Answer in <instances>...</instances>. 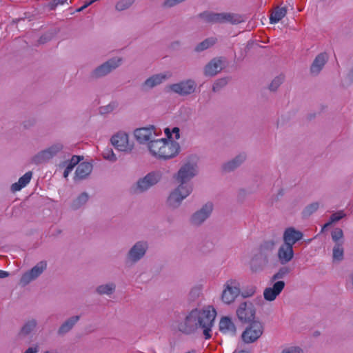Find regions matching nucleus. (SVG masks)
I'll use <instances>...</instances> for the list:
<instances>
[{
    "instance_id": "nucleus-1",
    "label": "nucleus",
    "mask_w": 353,
    "mask_h": 353,
    "mask_svg": "<svg viewBox=\"0 0 353 353\" xmlns=\"http://www.w3.org/2000/svg\"><path fill=\"white\" fill-rule=\"evenodd\" d=\"M216 316V311L211 306L202 310H192L184 319L178 323L176 328L181 332L190 334L196 329H201L206 339L211 337L212 327Z\"/></svg>"
},
{
    "instance_id": "nucleus-2",
    "label": "nucleus",
    "mask_w": 353,
    "mask_h": 353,
    "mask_svg": "<svg viewBox=\"0 0 353 353\" xmlns=\"http://www.w3.org/2000/svg\"><path fill=\"white\" fill-rule=\"evenodd\" d=\"M165 132L168 139H154L148 143V149L150 154L158 159H172L179 154L181 150L179 143L171 139L172 135L170 134L169 129L166 128Z\"/></svg>"
},
{
    "instance_id": "nucleus-3",
    "label": "nucleus",
    "mask_w": 353,
    "mask_h": 353,
    "mask_svg": "<svg viewBox=\"0 0 353 353\" xmlns=\"http://www.w3.org/2000/svg\"><path fill=\"white\" fill-rule=\"evenodd\" d=\"M276 244V241L273 239L264 241L260 244L250 261L252 271H261L273 263Z\"/></svg>"
},
{
    "instance_id": "nucleus-4",
    "label": "nucleus",
    "mask_w": 353,
    "mask_h": 353,
    "mask_svg": "<svg viewBox=\"0 0 353 353\" xmlns=\"http://www.w3.org/2000/svg\"><path fill=\"white\" fill-rule=\"evenodd\" d=\"M199 168L197 158L190 157L182 163L173 179L179 185L188 187L193 190V185L189 182L199 174Z\"/></svg>"
},
{
    "instance_id": "nucleus-5",
    "label": "nucleus",
    "mask_w": 353,
    "mask_h": 353,
    "mask_svg": "<svg viewBox=\"0 0 353 353\" xmlns=\"http://www.w3.org/2000/svg\"><path fill=\"white\" fill-rule=\"evenodd\" d=\"M149 250V243L146 240H139L132 244L125 255V263L134 265L143 260Z\"/></svg>"
},
{
    "instance_id": "nucleus-6",
    "label": "nucleus",
    "mask_w": 353,
    "mask_h": 353,
    "mask_svg": "<svg viewBox=\"0 0 353 353\" xmlns=\"http://www.w3.org/2000/svg\"><path fill=\"white\" fill-rule=\"evenodd\" d=\"M199 17L208 23H230L231 24H239L244 21L242 15L231 12L216 13L212 12H204L199 14Z\"/></svg>"
},
{
    "instance_id": "nucleus-7",
    "label": "nucleus",
    "mask_w": 353,
    "mask_h": 353,
    "mask_svg": "<svg viewBox=\"0 0 353 353\" xmlns=\"http://www.w3.org/2000/svg\"><path fill=\"white\" fill-rule=\"evenodd\" d=\"M241 293L239 280L234 278L229 279L223 284L220 296L221 301L225 305H231L235 302Z\"/></svg>"
},
{
    "instance_id": "nucleus-8",
    "label": "nucleus",
    "mask_w": 353,
    "mask_h": 353,
    "mask_svg": "<svg viewBox=\"0 0 353 353\" xmlns=\"http://www.w3.org/2000/svg\"><path fill=\"white\" fill-rule=\"evenodd\" d=\"M162 178L161 171L154 170L148 172L143 177L139 178L132 186L131 190L134 194H143L157 185Z\"/></svg>"
},
{
    "instance_id": "nucleus-9",
    "label": "nucleus",
    "mask_w": 353,
    "mask_h": 353,
    "mask_svg": "<svg viewBox=\"0 0 353 353\" xmlns=\"http://www.w3.org/2000/svg\"><path fill=\"white\" fill-rule=\"evenodd\" d=\"M192 191L188 187L178 185L170 192L166 199L167 207L172 210L178 209L181 205L183 201L189 196Z\"/></svg>"
},
{
    "instance_id": "nucleus-10",
    "label": "nucleus",
    "mask_w": 353,
    "mask_h": 353,
    "mask_svg": "<svg viewBox=\"0 0 353 353\" xmlns=\"http://www.w3.org/2000/svg\"><path fill=\"white\" fill-rule=\"evenodd\" d=\"M121 63V58L113 57L110 59L93 69L90 74V78L92 80L101 79L119 68Z\"/></svg>"
},
{
    "instance_id": "nucleus-11",
    "label": "nucleus",
    "mask_w": 353,
    "mask_h": 353,
    "mask_svg": "<svg viewBox=\"0 0 353 353\" xmlns=\"http://www.w3.org/2000/svg\"><path fill=\"white\" fill-rule=\"evenodd\" d=\"M63 149V143L60 142L55 143L33 156L31 162L36 165L46 163L57 155Z\"/></svg>"
},
{
    "instance_id": "nucleus-12",
    "label": "nucleus",
    "mask_w": 353,
    "mask_h": 353,
    "mask_svg": "<svg viewBox=\"0 0 353 353\" xmlns=\"http://www.w3.org/2000/svg\"><path fill=\"white\" fill-rule=\"evenodd\" d=\"M213 209V203L207 202L190 216V223L196 227L201 225L210 216Z\"/></svg>"
},
{
    "instance_id": "nucleus-13",
    "label": "nucleus",
    "mask_w": 353,
    "mask_h": 353,
    "mask_svg": "<svg viewBox=\"0 0 353 353\" xmlns=\"http://www.w3.org/2000/svg\"><path fill=\"white\" fill-rule=\"evenodd\" d=\"M47 268V262L41 261L37 263L30 270L24 272L19 281V284L21 286H26L32 281L36 280L39 277Z\"/></svg>"
},
{
    "instance_id": "nucleus-14",
    "label": "nucleus",
    "mask_w": 353,
    "mask_h": 353,
    "mask_svg": "<svg viewBox=\"0 0 353 353\" xmlns=\"http://www.w3.org/2000/svg\"><path fill=\"white\" fill-rule=\"evenodd\" d=\"M236 314L241 322L250 323L254 321L256 310L252 302L244 301L238 305Z\"/></svg>"
},
{
    "instance_id": "nucleus-15",
    "label": "nucleus",
    "mask_w": 353,
    "mask_h": 353,
    "mask_svg": "<svg viewBox=\"0 0 353 353\" xmlns=\"http://www.w3.org/2000/svg\"><path fill=\"white\" fill-rule=\"evenodd\" d=\"M112 145L118 150L125 153H130L134 145L129 142V136L125 132H118L110 139Z\"/></svg>"
},
{
    "instance_id": "nucleus-16",
    "label": "nucleus",
    "mask_w": 353,
    "mask_h": 353,
    "mask_svg": "<svg viewBox=\"0 0 353 353\" xmlns=\"http://www.w3.org/2000/svg\"><path fill=\"white\" fill-rule=\"evenodd\" d=\"M263 332V325L259 321H253L243 331L241 335L242 340L245 343L255 342Z\"/></svg>"
},
{
    "instance_id": "nucleus-17",
    "label": "nucleus",
    "mask_w": 353,
    "mask_h": 353,
    "mask_svg": "<svg viewBox=\"0 0 353 353\" xmlns=\"http://www.w3.org/2000/svg\"><path fill=\"white\" fill-rule=\"evenodd\" d=\"M196 82L192 79L181 81L170 85V89L174 93L181 96L190 95L195 92Z\"/></svg>"
},
{
    "instance_id": "nucleus-18",
    "label": "nucleus",
    "mask_w": 353,
    "mask_h": 353,
    "mask_svg": "<svg viewBox=\"0 0 353 353\" xmlns=\"http://www.w3.org/2000/svg\"><path fill=\"white\" fill-rule=\"evenodd\" d=\"M134 135L139 143H148L150 141L154 140V139L157 135V132L154 126L150 125L136 129L134 132Z\"/></svg>"
},
{
    "instance_id": "nucleus-19",
    "label": "nucleus",
    "mask_w": 353,
    "mask_h": 353,
    "mask_svg": "<svg viewBox=\"0 0 353 353\" xmlns=\"http://www.w3.org/2000/svg\"><path fill=\"white\" fill-rule=\"evenodd\" d=\"M168 79L166 74L163 73H159L152 75L151 77L146 79L140 86V89L142 92H146L156 86L159 85Z\"/></svg>"
},
{
    "instance_id": "nucleus-20",
    "label": "nucleus",
    "mask_w": 353,
    "mask_h": 353,
    "mask_svg": "<svg viewBox=\"0 0 353 353\" xmlns=\"http://www.w3.org/2000/svg\"><path fill=\"white\" fill-rule=\"evenodd\" d=\"M328 61V54L326 52L319 54L312 61L310 72L312 76H317L323 69L325 65Z\"/></svg>"
},
{
    "instance_id": "nucleus-21",
    "label": "nucleus",
    "mask_w": 353,
    "mask_h": 353,
    "mask_svg": "<svg viewBox=\"0 0 353 353\" xmlns=\"http://www.w3.org/2000/svg\"><path fill=\"white\" fill-rule=\"evenodd\" d=\"M224 68V61L222 58L212 59L204 68V74L207 77H214Z\"/></svg>"
},
{
    "instance_id": "nucleus-22",
    "label": "nucleus",
    "mask_w": 353,
    "mask_h": 353,
    "mask_svg": "<svg viewBox=\"0 0 353 353\" xmlns=\"http://www.w3.org/2000/svg\"><path fill=\"white\" fill-rule=\"evenodd\" d=\"M285 282L283 281H276L272 287L266 288L263 291L264 299L268 301H272L276 299L285 288Z\"/></svg>"
},
{
    "instance_id": "nucleus-23",
    "label": "nucleus",
    "mask_w": 353,
    "mask_h": 353,
    "mask_svg": "<svg viewBox=\"0 0 353 353\" xmlns=\"http://www.w3.org/2000/svg\"><path fill=\"white\" fill-rule=\"evenodd\" d=\"M303 234L293 227L286 228L283 232V239L284 243L293 247L297 241L302 239Z\"/></svg>"
},
{
    "instance_id": "nucleus-24",
    "label": "nucleus",
    "mask_w": 353,
    "mask_h": 353,
    "mask_svg": "<svg viewBox=\"0 0 353 353\" xmlns=\"http://www.w3.org/2000/svg\"><path fill=\"white\" fill-rule=\"evenodd\" d=\"M294 257L293 247L283 243L277 251V258L281 265L288 263Z\"/></svg>"
},
{
    "instance_id": "nucleus-25",
    "label": "nucleus",
    "mask_w": 353,
    "mask_h": 353,
    "mask_svg": "<svg viewBox=\"0 0 353 353\" xmlns=\"http://www.w3.org/2000/svg\"><path fill=\"white\" fill-rule=\"evenodd\" d=\"M38 325L37 320L33 318L25 321L18 333V337L23 339L32 335L37 330Z\"/></svg>"
},
{
    "instance_id": "nucleus-26",
    "label": "nucleus",
    "mask_w": 353,
    "mask_h": 353,
    "mask_svg": "<svg viewBox=\"0 0 353 353\" xmlns=\"http://www.w3.org/2000/svg\"><path fill=\"white\" fill-rule=\"evenodd\" d=\"M246 159V154L241 153L233 159L224 163L221 168L225 172H230L238 168Z\"/></svg>"
},
{
    "instance_id": "nucleus-27",
    "label": "nucleus",
    "mask_w": 353,
    "mask_h": 353,
    "mask_svg": "<svg viewBox=\"0 0 353 353\" xmlns=\"http://www.w3.org/2000/svg\"><path fill=\"white\" fill-rule=\"evenodd\" d=\"M92 170V165L89 162H83L79 164L75 171L74 181H81L86 179L90 174Z\"/></svg>"
},
{
    "instance_id": "nucleus-28",
    "label": "nucleus",
    "mask_w": 353,
    "mask_h": 353,
    "mask_svg": "<svg viewBox=\"0 0 353 353\" xmlns=\"http://www.w3.org/2000/svg\"><path fill=\"white\" fill-rule=\"evenodd\" d=\"M116 283L112 281L99 285L95 288V292L99 296H107L111 297L116 292Z\"/></svg>"
},
{
    "instance_id": "nucleus-29",
    "label": "nucleus",
    "mask_w": 353,
    "mask_h": 353,
    "mask_svg": "<svg viewBox=\"0 0 353 353\" xmlns=\"http://www.w3.org/2000/svg\"><path fill=\"white\" fill-rule=\"evenodd\" d=\"M220 330L225 334L235 335L236 329L232 319L228 316L223 317L219 322Z\"/></svg>"
},
{
    "instance_id": "nucleus-30",
    "label": "nucleus",
    "mask_w": 353,
    "mask_h": 353,
    "mask_svg": "<svg viewBox=\"0 0 353 353\" xmlns=\"http://www.w3.org/2000/svg\"><path fill=\"white\" fill-rule=\"evenodd\" d=\"M80 316H72L68 319H67L59 327L57 332L59 335H64L66 333L69 332L75 324L79 321Z\"/></svg>"
},
{
    "instance_id": "nucleus-31",
    "label": "nucleus",
    "mask_w": 353,
    "mask_h": 353,
    "mask_svg": "<svg viewBox=\"0 0 353 353\" xmlns=\"http://www.w3.org/2000/svg\"><path fill=\"white\" fill-rule=\"evenodd\" d=\"M32 177V172H27L21 177L19 179V181L14 183L10 188L12 192H16L21 190L23 188L26 187L30 181Z\"/></svg>"
},
{
    "instance_id": "nucleus-32",
    "label": "nucleus",
    "mask_w": 353,
    "mask_h": 353,
    "mask_svg": "<svg viewBox=\"0 0 353 353\" xmlns=\"http://www.w3.org/2000/svg\"><path fill=\"white\" fill-rule=\"evenodd\" d=\"M217 41V39L215 37H208L204 39L203 41L199 43L194 48L196 52H201L205 50L212 47Z\"/></svg>"
},
{
    "instance_id": "nucleus-33",
    "label": "nucleus",
    "mask_w": 353,
    "mask_h": 353,
    "mask_svg": "<svg viewBox=\"0 0 353 353\" xmlns=\"http://www.w3.org/2000/svg\"><path fill=\"white\" fill-rule=\"evenodd\" d=\"M287 14V9L285 7H277L272 12L270 21L271 23H276L281 20Z\"/></svg>"
},
{
    "instance_id": "nucleus-34",
    "label": "nucleus",
    "mask_w": 353,
    "mask_h": 353,
    "mask_svg": "<svg viewBox=\"0 0 353 353\" xmlns=\"http://www.w3.org/2000/svg\"><path fill=\"white\" fill-rule=\"evenodd\" d=\"M89 196L86 192H83L73 200L71 208L73 210H78L84 205L88 201Z\"/></svg>"
},
{
    "instance_id": "nucleus-35",
    "label": "nucleus",
    "mask_w": 353,
    "mask_h": 353,
    "mask_svg": "<svg viewBox=\"0 0 353 353\" xmlns=\"http://www.w3.org/2000/svg\"><path fill=\"white\" fill-rule=\"evenodd\" d=\"M283 265V266L281 267L278 271L274 274H273L271 278L272 281L284 279L291 272V269L289 267L285 266L284 265Z\"/></svg>"
},
{
    "instance_id": "nucleus-36",
    "label": "nucleus",
    "mask_w": 353,
    "mask_h": 353,
    "mask_svg": "<svg viewBox=\"0 0 353 353\" xmlns=\"http://www.w3.org/2000/svg\"><path fill=\"white\" fill-rule=\"evenodd\" d=\"M344 250L342 243H336L333 248L332 257L334 261H341L343 259Z\"/></svg>"
},
{
    "instance_id": "nucleus-37",
    "label": "nucleus",
    "mask_w": 353,
    "mask_h": 353,
    "mask_svg": "<svg viewBox=\"0 0 353 353\" xmlns=\"http://www.w3.org/2000/svg\"><path fill=\"white\" fill-rule=\"evenodd\" d=\"M319 208V202H313L309 205H307L303 211V215L305 217L310 216L313 213L317 211Z\"/></svg>"
},
{
    "instance_id": "nucleus-38",
    "label": "nucleus",
    "mask_w": 353,
    "mask_h": 353,
    "mask_svg": "<svg viewBox=\"0 0 353 353\" xmlns=\"http://www.w3.org/2000/svg\"><path fill=\"white\" fill-rule=\"evenodd\" d=\"M134 1L135 0H120L117 3L115 8L118 11L127 10L132 6Z\"/></svg>"
},
{
    "instance_id": "nucleus-39",
    "label": "nucleus",
    "mask_w": 353,
    "mask_h": 353,
    "mask_svg": "<svg viewBox=\"0 0 353 353\" xmlns=\"http://www.w3.org/2000/svg\"><path fill=\"white\" fill-rule=\"evenodd\" d=\"M228 78L217 79L212 85V91L214 92H219L228 84Z\"/></svg>"
},
{
    "instance_id": "nucleus-40",
    "label": "nucleus",
    "mask_w": 353,
    "mask_h": 353,
    "mask_svg": "<svg viewBox=\"0 0 353 353\" xmlns=\"http://www.w3.org/2000/svg\"><path fill=\"white\" fill-rule=\"evenodd\" d=\"M284 81V76L279 75L276 77L270 84L269 88L272 91H276L278 88L283 83Z\"/></svg>"
},
{
    "instance_id": "nucleus-41",
    "label": "nucleus",
    "mask_w": 353,
    "mask_h": 353,
    "mask_svg": "<svg viewBox=\"0 0 353 353\" xmlns=\"http://www.w3.org/2000/svg\"><path fill=\"white\" fill-rule=\"evenodd\" d=\"M201 294V288L200 286H194L190 291L188 298L190 301H194L197 299Z\"/></svg>"
},
{
    "instance_id": "nucleus-42",
    "label": "nucleus",
    "mask_w": 353,
    "mask_h": 353,
    "mask_svg": "<svg viewBox=\"0 0 353 353\" xmlns=\"http://www.w3.org/2000/svg\"><path fill=\"white\" fill-rule=\"evenodd\" d=\"M343 238V232L341 228H336L332 232V239L336 243H342L339 241Z\"/></svg>"
},
{
    "instance_id": "nucleus-43",
    "label": "nucleus",
    "mask_w": 353,
    "mask_h": 353,
    "mask_svg": "<svg viewBox=\"0 0 353 353\" xmlns=\"http://www.w3.org/2000/svg\"><path fill=\"white\" fill-rule=\"evenodd\" d=\"M103 157L105 159L111 162H115L117 160V157L112 149L105 150L103 152Z\"/></svg>"
},
{
    "instance_id": "nucleus-44",
    "label": "nucleus",
    "mask_w": 353,
    "mask_h": 353,
    "mask_svg": "<svg viewBox=\"0 0 353 353\" xmlns=\"http://www.w3.org/2000/svg\"><path fill=\"white\" fill-rule=\"evenodd\" d=\"M83 159V157L73 155L71 159L68 162H65L66 168H70V170H72L76 165H77L81 160Z\"/></svg>"
},
{
    "instance_id": "nucleus-45",
    "label": "nucleus",
    "mask_w": 353,
    "mask_h": 353,
    "mask_svg": "<svg viewBox=\"0 0 353 353\" xmlns=\"http://www.w3.org/2000/svg\"><path fill=\"white\" fill-rule=\"evenodd\" d=\"M346 216L343 210H339L331 214L332 221L334 223L338 222Z\"/></svg>"
},
{
    "instance_id": "nucleus-46",
    "label": "nucleus",
    "mask_w": 353,
    "mask_h": 353,
    "mask_svg": "<svg viewBox=\"0 0 353 353\" xmlns=\"http://www.w3.org/2000/svg\"><path fill=\"white\" fill-rule=\"evenodd\" d=\"M185 1V0H165L163 6L165 8H172Z\"/></svg>"
},
{
    "instance_id": "nucleus-47",
    "label": "nucleus",
    "mask_w": 353,
    "mask_h": 353,
    "mask_svg": "<svg viewBox=\"0 0 353 353\" xmlns=\"http://www.w3.org/2000/svg\"><path fill=\"white\" fill-rule=\"evenodd\" d=\"M302 350L298 347H290L284 349L281 353H301Z\"/></svg>"
},
{
    "instance_id": "nucleus-48",
    "label": "nucleus",
    "mask_w": 353,
    "mask_h": 353,
    "mask_svg": "<svg viewBox=\"0 0 353 353\" xmlns=\"http://www.w3.org/2000/svg\"><path fill=\"white\" fill-rule=\"evenodd\" d=\"M254 293H255V288H251L248 290L241 292V294L243 297L247 298V297H250V296H253Z\"/></svg>"
},
{
    "instance_id": "nucleus-49",
    "label": "nucleus",
    "mask_w": 353,
    "mask_h": 353,
    "mask_svg": "<svg viewBox=\"0 0 353 353\" xmlns=\"http://www.w3.org/2000/svg\"><path fill=\"white\" fill-rule=\"evenodd\" d=\"M172 134H174V138L176 139H179V137H180V134H179V129L178 128H174L172 129Z\"/></svg>"
},
{
    "instance_id": "nucleus-50",
    "label": "nucleus",
    "mask_w": 353,
    "mask_h": 353,
    "mask_svg": "<svg viewBox=\"0 0 353 353\" xmlns=\"http://www.w3.org/2000/svg\"><path fill=\"white\" fill-rule=\"evenodd\" d=\"M39 349L37 347H29L28 348L24 353H37L38 352Z\"/></svg>"
},
{
    "instance_id": "nucleus-51",
    "label": "nucleus",
    "mask_w": 353,
    "mask_h": 353,
    "mask_svg": "<svg viewBox=\"0 0 353 353\" xmlns=\"http://www.w3.org/2000/svg\"><path fill=\"white\" fill-rule=\"evenodd\" d=\"M9 276V273L6 271L1 270H0V278H6Z\"/></svg>"
},
{
    "instance_id": "nucleus-52",
    "label": "nucleus",
    "mask_w": 353,
    "mask_h": 353,
    "mask_svg": "<svg viewBox=\"0 0 353 353\" xmlns=\"http://www.w3.org/2000/svg\"><path fill=\"white\" fill-rule=\"evenodd\" d=\"M107 112H111L114 108V104H109L104 108Z\"/></svg>"
},
{
    "instance_id": "nucleus-53",
    "label": "nucleus",
    "mask_w": 353,
    "mask_h": 353,
    "mask_svg": "<svg viewBox=\"0 0 353 353\" xmlns=\"http://www.w3.org/2000/svg\"><path fill=\"white\" fill-rule=\"evenodd\" d=\"M70 168H65L64 172H63V176L65 178H67L69 175V174L71 172Z\"/></svg>"
},
{
    "instance_id": "nucleus-54",
    "label": "nucleus",
    "mask_w": 353,
    "mask_h": 353,
    "mask_svg": "<svg viewBox=\"0 0 353 353\" xmlns=\"http://www.w3.org/2000/svg\"><path fill=\"white\" fill-rule=\"evenodd\" d=\"M55 1H56L55 5L57 6V5L64 4L65 2H67L68 0H55Z\"/></svg>"
},
{
    "instance_id": "nucleus-55",
    "label": "nucleus",
    "mask_w": 353,
    "mask_h": 353,
    "mask_svg": "<svg viewBox=\"0 0 353 353\" xmlns=\"http://www.w3.org/2000/svg\"><path fill=\"white\" fill-rule=\"evenodd\" d=\"M329 226H330L329 224H327V223L325 225H323V226L322 227V229H321V232H323Z\"/></svg>"
},
{
    "instance_id": "nucleus-56",
    "label": "nucleus",
    "mask_w": 353,
    "mask_h": 353,
    "mask_svg": "<svg viewBox=\"0 0 353 353\" xmlns=\"http://www.w3.org/2000/svg\"><path fill=\"white\" fill-rule=\"evenodd\" d=\"M234 353H249L248 351L245 350H240V351H235Z\"/></svg>"
},
{
    "instance_id": "nucleus-57",
    "label": "nucleus",
    "mask_w": 353,
    "mask_h": 353,
    "mask_svg": "<svg viewBox=\"0 0 353 353\" xmlns=\"http://www.w3.org/2000/svg\"><path fill=\"white\" fill-rule=\"evenodd\" d=\"M327 223L329 224V225H331L332 224L335 223L332 221V218L330 216V220H329V221Z\"/></svg>"
},
{
    "instance_id": "nucleus-58",
    "label": "nucleus",
    "mask_w": 353,
    "mask_h": 353,
    "mask_svg": "<svg viewBox=\"0 0 353 353\" xmlns=\"http://www.w3.org/2000/svg\"><path fill=\"white\" fill-rule=\"evenodd\" d=\"M327 223L329 224V225H331L332 224L335 223L332 221V218L330 216V220H329V221Z\"/></svg>"
},
{
    "instance_id": "nucleus-59",
    "label": "nucleus",
    "mask_w": 353,
    "mask_h": 353,
    "mask_svg": "<svg viewBox=\"0 0 353 353\" xmlns=\"http://www.w3.org/2000/svg\"><path fill=\"white\" fill-rule=\"evenodd\" d=\"M186 353H196V352L194 350H192V351L188 352Z\"/></svg>"
}]
</instances>
